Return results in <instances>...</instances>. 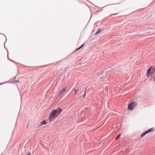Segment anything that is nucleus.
I'll use <instances>...</instances> for the list:
<instances>
[{
  "label": "nucleus",
  "mask_w": 155,
  "mask_h": 155,
  "mask_svg": "<svg viewBox=\"0 0 155 155\" xmlns=\"http://www.w3.org/2000/svg\"><path fill=\"white\" fill-rule=\"evenodd\" d=\"M100 80L101 81H104L107 79V76L106 74H103L100 76Z\"/></svg>",
  "instance_id": "20e7f679"
},
{
  "label": "nucleus",
  "mask_w": 155,
  "mask_h": 155,
  "mask_svg": "<svg viewBox=\"0 0 155 155\" xmlns=\"http://www.w3.org/2000/svg\"><path fill=\"white\" fill-rule=\"evenodd\" d=\"M121 134H120L116 138V140H117L118 138L120 137Z\"/></svg>",
  "instance_id": "9b49d317"
},
{
  "label": "nucleus",
  "mask_w": 155,
  "mask_h": 155,
  "mask_svg": "<svg viewBox=\"0 0 155 155\" xmlns=\"http://www.w3.org/2000/svg\"><path fill=\"white\" fill-rule=\"evenodd\" d=\"M118 129H120V127H117Z\"/></svg>",
  "instance_id": "dca6fc26"
},
{
  "label": "nucleus",
  "mask_w": 155,
  "mask_h": 155,
  "mask_svg": "<svg viewBox=\"0 0 155 155\" xmlns=\"http://www.w3.org/2000/svg\"><path fill=\"white\" fill-rule=\"evenodd\" d=\"M154 81H155V78L154 79Z\"/></svg>",
  "instance_id": "a211bd4d"
},
{
  "label": "nucleus",
  "mask_w": 155,
  "mask_h": 155,
  "mask_svg": "<svg viewBox=\"0 0 155 155\" xmlns=\"http://www.w3.org/2000/svg\"><path fill=\"white\" fill-rule=\"evenodd\" d=\"M62 109L58 108L52 111L49 115L48 120L50 122L53 121L62 112Z\"/></svg>",
  "instance_id": "f257e3e1"
},
{
  "label": "nucleus",
  "mask_w": 155,
  "mask_h": 155,
  "mask_svg": "<svg viewBox=\"0 0 155 155\" xmlns=\"http://www.w3.org/2000/svg\"><path fill=\"white\" fill-rule=\"evenodd\" d=\"M117 14H111V15H110V16H111V15H116L117 14Z\"/></svg>",
  "instance_id": "2eb2a0df"
},
{
  "label": "nucleus",
  "mask_w": 155,
  "mask_h": 155,
  "mask_svg": "<svg viewBox=\"0 0 155 155\" xmlns=\"http://www.w3.org/2000/svg\"><path fill=\"white\" fill-rule=\"evenodd\" d=\"M151 70L152 71V73H153L155 71V68H151Z\"/></svg>",
  "instance_id": "9d476101"
},
{
  "label": "nucleus",
  "mask_w": 155,
  "mask_h": 155,
  "mask_svg": "<svg viewBox=\"0 0 155 155\" xmlns=\"http://www.w3.org/2000/svg\"><path fill=\"white\" fill-rule=\"evenodd\" d=\"M27 155H31V154L29 152L28 153Z\"/></svg>",
  "instance_id": "ddd939ff"
},
{
  "label": "nucleus",
  "mask_w": 155,
  "mask_h": 155,
  "mask_svg": "<svg viewBox=\"0 0 155 155\" xmlns=\"http://www.w3.org/2000/svg\"><path fill=\"white\" fill-rule=\"evenodd\" d=\"M102 32L100 28H99L98 29L97 32L95 33V35L98 34Z\"/></svg>",
  "instance_id": "6e6552de"
},
{
  "label": "nucleus",
  "mask_w": 155,
  "mask_h": 155,
  "mask_svg": "<svg viewBox=\"0 0 155 155\" xmlns=\"http://www.w3.org/2000/svg\"><path fill=\"white\" fill-rule=\"evenodd\" d=\"M84 45V44L82 45L79 48L77 49L76 50V51H77L80 50L81 48L82 47H83Z\"/></svg>",
  "instance_id": "1a4fd4ad"
},
{
  "label": "nucleus",
  "mask_w": 155,
  "mask_h": 155,
  "mask_svg": "<svg viewBox=\"0 0 155 155\" xmlns=\"http://www.w3.org/2000/svg\"><path fill=\"white\" fill-rule=\"evenodd\" d=\"M15 83H18L19 81H18V80H17V81H15Z\"/></svg>",
  "instance_id": "4468645a"
},
{
  "label": "nucleus",
  "mask_w": 155,
  "mask_h": 155,
  "mask_svg": "<svg viewBox=\"0 0 155 155\" xmlns=\"http://www.w3.org/2000/svg\"><path fill=\"white\" fill-rule=\"evenodd\" d=\"M46 123H47L46 121L45 120H44L41 122V123H40V125H39V126H38L39 127L40 126H41V125H45V124H46Z\"/></svg>",
  "instance_id": "0eeeda50"
},
{
  "label": "nucleus",
  "mask_w": 155,
  "mask_h": 155,
  "mask_svg": "<svg viewBox=\"0 0 155 155\" xmlns=\"http://www.w3.org/2000/svg\"><path fill=\"white\" fill-rule=\"evenodd\" d=\"M67 90L66 87L64 88L62 90L60 91L59 92V94L60 95H62L64 92L66 91Z\"/></svg>",
  "instance_id": "39448f33"
},
{
  "label": "nucleus",
  "mask_w": 155,
  "mask_h": 155,
  "mask_svg": "<svg viewBox=\"0 0 155 155\" xmlns=\"http://www.w3.org/2000/svg\"><path fill=\"white\" fill-rule=\"evenodd\" d=\"M137 105V103L136 102L133 101L128 105V109L130 110H133Z\"/></svg>",
  "instance_id": "f03ea898"
},
{
  "label": "nucleus",
  "mask_w": 155,
  "mask_h": 155,
  "mask_svg": "<svg viewBox=\"0 0 155 155\" xmlns=\"http://www.w3.org/2000/svg\"><path fill=\"white\" fill-rule=\"evenodd\" d=\"M74 91H75V94H76L77 93V91L76 89H74Z\"/></svg>",
  "instance_id": "f8f14e48"
},
{
  "label": "nucleus",
  "mask_w": 155,
  "mask_h": 155,
  "mask_svg": "<svg viewBox=\"0 0 155 155\" xmlns=\"http://www.w3.org/2000/svg\"><path fill=\"white\" fill-rule=\"evenodd\" d=\"M154 131V128H151L148 130L144 132L143 134H142L140 136L141 137H143L145 135L151 132Z\"/></svg>",
  "instance_id": "7ed1b4c3"
},
{
  "label": "nucleus",
  "mask_w": 155,
  "mask_h": 155,
  "mask_svg": "<svg viewBox=\"0 0 155 155\" xmlns=\"http://www.w3.org/2000/svg\"><path fill=\"white\" fill-rule=\"evenodd\" d=\"M151 68H150L147 71V77H149L150 76V74H152V72H151Z\"/></svg>",
  "instance_id": "423d86ee"
},
{
  "label": "nucleus",
  "mask_w": 155,
  "mask_h": 155,
  "mask_svg": "<svg viewBox=\"0 0 155 155\" xmlns=\"http://www.w3.org/2000/svg\"><path fill=\"white\" fill-rule=\"evenodd\" d=\"M85 94L83 95V97H85Z\"/></svg>",
  "instance_id": "f3484780"
}]
</instances>
